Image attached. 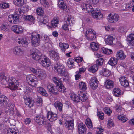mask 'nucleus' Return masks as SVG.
<instances>
[{
	"label": "nucleus",
	"mask_w": 134,
	"mask_h": 134,
	"mask_svg": "<svg viewBox=\"0 0 134 134\" xmlns=\"http://www.w3.org/2000/svg\"><path fill=\"white\" fill-rule=\"evenodd\" d=\"M53 69L55 72L60 74L62 76H66L68 75V72L65 67L59 63H58L55 65Z\"/></svg>",
	"instance_id": "f257e3e1"
},
{
	"label": "nucleus",
	"mask_w": 134,
	"mask_h": 134,
	"mask_svg": "<svg viewBox=\"0 0 134 134\" xmlns=\"http://www.w3.org/2000/svg\"><path fill=\"white\" fill-rule=\"evenodd\" d=\"M41 36L38 33L33 32L31 37V42L32 46L37 47L39 46Z\"/></svg>",
	"instance_id": "f03ea898"
},
{
	"label": "nucleus",
	"mask_w": 134,
	"mask_h": 134,
	"mask_svg": "<svg viewBox=\"0 0 134 134\" xmlns=\"http://www.w3.org/2000/svg\"><path fill=\"white\" fill-rule=\"evenodd\" d=\"M30 53L31 57L33 59L37 61L40 60L43 56L39 51L35 48L31 49Z\"/></svg>",
	"instance_id": "7ed1b4c3"
},
{
	"label": "nucleus",
	"mask_w": 134,
	"mask_h": 134,
	"mask_svg": "<svg viewBox=\"0 0 134 134\" xmlns=\"http://www.w3.org/2000/svg\"><path fill=\"white\" fill-rule=\"evenodd\" d=\"M26 80L28 83L34 87H36L38 83L36 77L32 74L27 75L26 77Z\"/></svg>",
	"instance_id": "20e7f679"
},
{
	"label": "nucleus",
	"mask_w": 134,
	"mask_h": 134,
	"mask_svg": "<svg viewBox=\"0 0 134 134\" xmlns=\"http://www.w3.org/2000/svg\"><path fill=\"white\" fill-rule=\"evenodd\" d=\"M30 70L31 71L36 74L38 73V77L41 79H43L45 78L46 74L45 71L41 69H36L33 68H31Z\"/></svg>",
	"instance_id": "39448f33"
},
{
	"label": "nucleus",
	"mask_w": 134,
	"mask_h": 134,
	"mask_svg": "<svg viewBox=\"0 0 134 134\" xmlns=\"http://www.w3.org/2000/svg\"><path fill=\"white\" fill-rule=\"evenodd\" d=\"M47 88L49 92L54 95H58L59 94L58 86H54L51 84H49L47 86Z\"/></svg>",
	"instance_id": "423d86ee"
},
{
	"label": "nucleus",
	"mask_w": 134,
	"mask_h": 134,
	"mask_svg": "<svg viewBox=\"0 0 134 134\" xmlns=\"http://www.w3.org/2000/svg\"><path fill=\"white\" fill-rule=\"evenodd\" d=\"M15 78L10 79L8 81L7 83L9 85V88L12 90H15L17 88V82Z\"/></svg>",
	"instance_id": "0eeeda50"
},
{
	"label": "nucleus",
	"mask_w": 134,
	"mask_h": 134,
	"mask_svg": "<svg viewBox=\"0 0 134 134\" xmlns=\"http://www.w3.org/2000/svg\"><path fill=\"white\" fill-rule=\"evenodd\" d=\"M107 19L110 23H115L119 20V16L117 14H115L114 15H112L111 13H110L108 16Z\"/></svg>",
	"instance_id": "6e6552de"
},
{
	"label": "nucleus",
	"mask_w": 134,
	"mask_h": 134,
	"mask_svg": "<svg viewBox=\"0 0 134 134\" xmlns=\"http://www.w3.org/2000/svg\"><path fill=\"white\" fill-rule=\"evenodd\" d=\"M98 82L95 77H92L89 81V84L91 88L93 90L96 89L98 86Z\"/></svg>",
	"instance_id": "1a4fd4ad"
},
{
	"label": "nucleus",
	"mask_w": 134,
	"mask_h": 134,
	"mask_svg": "<svg viewBox=\"0 0 134 134\" xmlns=\"http://www.w3.org/2000/svg\"><path fill=\"white\" fill-rule=\"evenodd\" d=\"M40 64L43 66L47 67L51 65L50 61L48 58L44 55L43 56Z\"/></svg>",
	"instance_id": "9d476101"
},
{
	"label": "nucleus",
	"mask_w": 134,
	"mask_h": 134,
	"mask_svg": "<svg viewBox=\"0 0 134 134\" xmlns=\"http://www.w3.org/2000/svg\"><path fill=\"white\" fill-rule=\"evenodd\" d=\"M47 117L48 119L51 122H53L57 119V114L51 111H48L47 114Z\"/></svg>",
	"instance_id": "9b49d317"
},
{
	"label": "nucleus",
	"mask_w": 134,
	"mask_h": 134,
	"mask_svg": "<svg viewBox=\"0 0 134 134\" xmlns=\"http://www.w3.org/2000/svg\"><path fill=\"white\" fill-rule=\"evenodd\" d=\"M81 8L83 11H85L86 13H91L94 9L90 4L85 3H82L81 4Z\"/></svg>",
	"instance_id": "f8f14e48"
},
{
	"label": "nucleus",
	"mask_w": 134,
	"mask_h": 134,
	"mask_svg": "<svg viewBox=\"0 0 134 134\" xmlns=\"http://www.w3.org/2000/svg\"><path fill=\"white\" fill-rule=\"evenodd\" d=\"M17 42L18 44H21L23 47H26L28 46V43L26 38L25 37H19L17 40Z\"/></svg>",
	"instance_id": "ddd939ff"
},
{
	"label": "nucleus",
	"mask_w": 134,
	"mask_h": 134,
	"mask_svg": "<svg viewBox=\"0 0 134 134\" xmlns=\"http://www.w3.org/2000/svg\"><path fill=\"white\" fill-rule=\"evenodd\" d=\"M48 53L50 58L53 60H57L59 58L58 53L54 50H51L49 51Z\"/></svg>",
	"instance_id": "4468645a"
},
{
	"label": "nucleus",
	"mask_w": 134,
	"mask_h": 134,
	"mask_svg": "<svg viewBox=\"0 0 134 134\" xmlns=\"http://www.w3.org/2000/svg\"><path fill=\"white\" fill-rule=\"evenodd\" d=\"M64 21L70 26H72L74 24L73 18L71 15H66L64 18Z\"/></svg>",
	"instance_id": "2eb2a0df"
},
{
	"label": "nucleus",
	"mask_w": 134,
	"mask_h": 134,
	"mask_svg": "<svg viewBox=\"0 0 134 134\" xmlns=\"http://www.w3.org/2000/svg\"><path fill=\"white\" fill-rule=\"evenodd\" d=\"M93 17L97 19H102L103 18V15L98 10H94V9L91 13Z\"/></svg>",
	"instance_id": "dca6fc26"
},
{
	"label": "nucleus",
	"mask_w": 134,
	"mask_h": 134,
	"mask_svg": "<svg viewBox=\"0 0 134 134\" xmlns=\"http://www.w3.org/2000/svg\"><path fill=\"white\" fill-rule=\"evenodd\" d=\"M25 103L27 107L30 108L33 106L34 102L29 97L24 95L23 97Z\"/></svg>",
	"instance_id": "f3484780"
},
{
	"label": "nucleus",
	"mask_w": 134,
	"mask_h": 134,
	"mask_svg": "<svg viewBox=\"0 0 134 134\" xmlns=\"http://www.w3.org/2000/svg\"><path fill=\"white\" fill-rule=\"evenodd\" d=\"M78 132L79 134H85L86 131L85 125L82 122L79 123L78 125Z\"/></svg>",
	"instance_id": "a211bd4d"
},
{
	"label": "nucleus",
	"mask_w": 134,
	"mask_h": 134,
	"mask_svg": "<svg viewBox=\"0 0 134 134\" xmlns=\"http://www.w3.org/2000/svg\"><path fill=\"white\" fill-rule=\"evenodd\" d=\"M13 53L18 56H21L24 53V51L19 46L15 47L13 49Z\"/></svg>",
	"instance_id": "6ab92c4d"
},
{
	"label": "nucleus",
	"mask_w": 134,
	"mask_h": 134,
	"mask_svg": "<svg viewBox=\"0 0 134 134\" xmlns=\"http://www.w3.org/2000/svg\"><path fill=\"white\" fill-rule=\"evenodd\" d=\"M23 27L21 26H18L16 25L12 26L11 30L17 34H21L23 32Z\"/></svg>",
	"instance_id": "aec40b11"
},
{
	"label": "nucleus",
	"mask_w": 134,
	"mask_h": 134,
	"mask_svg": "<svg viewBox=\"0 0 134 134\" xmlns=\"http://www.w3.org/2000/svg\"><path fill=\"white\" fill-rule=\"evenodd\" d=\"M14 106L13 104L9 103L8 104L5 111L9 115H13L14 113Z\"/></svg>",
	"instance_id": "412c9836"
},
{
	"label": "nucleus",
	"mask_w": 134,
	"mask_h": 134,
	"mask_svg": "<svg viewBox=\"0 0 134 134\" xmlns=\"http://www.w3.org/2000/svg\"><path fill=\"white\" fill-rule=\"evenodd\" d=\"M127 40L129 44L134 45V34H131L127 37Z\"/></svg>",
	"instance_id": "4be33fe9"
},
{
	"label": "nucleus",
	"mask_w": 134,
	"mask_h": 134,
	"mask_svg": "<svg viewBox=\"0 0 134 134\" xmlns=\"http://www.w3.org/2000/svg\"><path fill=\"white\" fill-rule=\"evenodd\" d=\"M78 95L79 100H80L82 102H84L86 101L88 99L85 93L81 91L78 92Z\"/></svg>",
	"instance_id": "5701e85b"
},
{
	"label": "nucleus",
	"mask_w": 134,
	"mask_h": 134,
	"mask_svg": "<svg viewBox=\"0 0 134 134\" xmlns=\"http://www.w3.org/2000/svg\"><path fill=\"white\" fill-rule=\"evenodd\" d=\"M65 127L68 130H72L74 128L73 121L72 120L67 121L65 122Z\"/></svg>",
	"instance_id": "b1692460"
},
{
	"label": "nucleus",
	"mask_w": 134,
	"mask_h": 134,
	"mask_svg": "<svg viewBox=\"0 0 134 134\" xmlns=\"http://www.w3.org/2000/svg\"><path fill=\"white\" fill-rule=\"evenodd\" d=\"M114 85L113 81L110 80H107L105 84V86L108 89L112 88L113 87Z\"/></svg>",
	"instance_id": "393cba45"
},
{
	"label": "nucleus",
	"mask_w": 134,
	"mask_h": 134,
	"mask_svg": "<svg viewBox=\"0 0 134 134\" xmlns=\"http://www.w3.org/2000/svg\"><path fill=\"white\" fill-rule=\"evenodd\" d=\"M116 55L117 58L121 60L125 59L126 57V56L122 50L118 51L117 52Z\"/></svg>",
	"instance_id": "a878e982"
},
{
	"label": "nucleus",
	"mask_w": 134,
	"mask_h": 134,
	"mask_svg": "<svg viewBox=\"0 0 134 134\" xmlns=\"http://www.w3.org/2000/svg\"><path fill=\"white\" fill-rule=\"evenodd\" d=\"M5 74L2 73L0 74V80L3 81L5 84H6L8 81L10 79L6 77V75Z\"/></svg>",
	"instance_id": "bb28decb"
},
{
	"label": "nucleus",
	"mask_w": 134,
	"mask_h": 134,
	"mask_svg": "<svg viewBox=\"0 0 134 134\" xmlns=\"http://www.w3.org/2000/svg\"><path fill=\"white\" fill-rule=\"evenodd\" d=\"M98 66L95 64L90 67L88 69V71L92 73H94L98 69Z\"/></svg>",
	"instance_id": "cd10ccee"
},
{
	"label": "nucleus",
	"mask_w": 134,
	"mask_h": 134,
	"mask_svg": "<svg viewBox=\"0 0 134 134\" xmlns=\"http://www.w3.org/2000/svg\"><path fill=\"white\" fill-rule=\"evenodd\" d=\"M59 46L61 48V50L62 51L64 52L69 47V46L67 43H63L60 42L59 44Z\"/></svg>",
	"instance_id": "c85d7f7f"
},
{
	"label": "nucleus",
	"mask_w": 134,
	"mask_h": 134,
	"mask_svg": "<svg viewBox=\"0 0 134 134\" xmlns=\"http://www.w3.org/2000/svg\"><path fill=\"white\" fill-rule=\"evenodd\" d=\"M23 19L24 20L27 22H32L34 20V16L31 15H24Z\"/></svg>",
	"instance_id": "c756f323"
},
{
	"label": "nucleus",
	"mask_w": 134,
	"mask_h": 134,
	"mask_svg": "<svg viewBox=\"0 0 134 134\" xmlns=\"http://www.w3.org/2000/svg\"><path fill=\"white\" fill-rule=\"evenodd\" d=\"M113 94L116 97L120 96L121 94V91L118 88H116L113 90Z\"/></svg>",
	"instance_id": "7c9ffc66"
},
{
	"label": "nucleus",
	"mask_w": 134,
	"mask_h": 134,
	"mask_svg": "<svg viewBox=\"0 0 134 134\" xmlns=\"http://www.w3.org/2000/svg\"><path fill=\"white\" fill-rule=\"evenodd\" d=\"M58 5L59 7L62 9H66L67 8L66 4L64 3L63 0L58 1Z\"/></svg>",
	"instance_id": "2f4dec72"
},
{
	"label": "nucleus",
	"mask_w": 134,
	"mask_h": 134,
	"mask_svg": "<svg viewBox=\"0 0 134 134\" xmlns=\"http://www.w3.org/2000/svg\"><path fill=\"white\" fill-rule=\"evenodd\" d=\"M37 91L41 94L44 96H47L48 94L45 90L42 87H40L37 88Z\"/></svg>",
	"instance_id": "473e14b6"
},
{
	"label": "nucleus",
	"mask_w": 134,
	"mask_h": 134,
	"mask_svg": "<svg viewBox=\"0 0 134 134\" xmlns=\"http://www.w3.org/2000/svg\"><path fill=\"white\" fill-rule=\"evenodd\" d=\"M105 42L108 45H111L113 43V38L112 36H107L105 37Z\"/></svg>",
	"instance_id": "72a5a7b5"
},
{
	"label": "nucleus",
	"mask_w": 134,
	"mask_h": 134,
	"mask_svg": "<svg viewBox=\"0 0 134 134\" xmlns=\"http://www.w3.org/2000/svg\"><path fill=\"white\" fill-rule=\"evenodd\" d=\"M118 60L114 57H111L108 61V63L112 66H115L117 63Z\"/></svg>",
	"instance_id": "f704fd0d"
},
{
	"label": "nucleus",
	"mask_w": 134,
	"mask_h": 134,
	"mask_svg": "<svg viewBox=\"0 0 134 134\" xmlns=\"http://www.w3.org/2000/svg\"><path fill=\"white\" fill-rule=\"evenodd\" d=\"M18 131L17 129L9 128L7 131V134H18Z\"/></svg>",
	"instance_id": "c9c22d12"
},
{
	"label": "nucleus",
	"mask_w": 134,
	"mask_h": 134,
	"mask_svg": "<svg viewBox=\"0 0 134 134\" xmlns=\"http://www.w3.org/2000/svg\"><path fill=\"white\" fill-rule=\"evenodd\" d=\"M61 79L54 77H53V81L56 86H59V85L62 83V81L61 80Z\"/></svg>",
	"instance_id": "e433bc0d"
},
{
	"label": "nucleus",
	"mask_w": 134,
	"mask_h": 134,
	"mask_svg": "<svg viewBox=\"0 0 134 134\" xmlns=\"http://www.w3.org/2000/svg\"><path fill=\"white\" fill-rule=\"evenodd\" d=\"M59 21V20L58 18H54L53 20L51 21V24L52 27H56Z\"/></svg>",
	"instance_id": "4c0bfd02"
},
{
	"label": "nucleus",
	"mask_w": 134,
	"mask_h": 134,
	"mask_svg": "<svg viewBox=\"0 0 134 134\" xmlns=\"http://www.w3.org/2000/svg\"><path fill=\"white\" fill-rule=\"evenodd\" d=\"M36 12L38 15L41 16H42L44 13L43 9L40 7H38L37 8Z\"/></svg>",
	"instance_id": "58836bf2"
},
{
	"label": "nucleus",
	"mask_w": 134,
	"mask_h": 134,
	"mask_svg": "<svg viewBox=\"0 0 134 134\" xmlns=\"http://www.w3.org/2000/svg\"><path fill=\"white\" fill-rule=\"evenodd\" d=\"M90 45L92 49L94 51H97L99 48L98 44L94 42H92L91 43Z\"/></svg>",
	"instance_id": "ea45409f"
},
{
	"label": "nucleus",
	"mask_w": 134,
	"mask_h": 134,
	"mask_svg": "<svg viewBox=\"0 0 134 134\" xmlns=\"http://www.w3.org/2000/svg\"><path fill=\"white\" fill-rule=\"evenodd\" d=\"M7 100V97L4 95H0V105H3Z\"/></svg>",
	"instance_id": "a19ab883"
},
{
	"label": "nucleus",
	"mask_w": 134,
	"mask_h": 134,
	"mask_svg": "<svg viewBox=\"0 0 134 134\" xmlns=\"http://www.w3.org/2000/svg\"><path fill=\"white\" fill-rule=\"evenodd\" d=\"M79 88L80 90H85L87 89L86 85L83 82H80L79 83Z\"/></svg>",
	"instance_id": "79ce46f5"
},
{
	"label": "nucleus",
	"mask_w": 134,
	"mask_h": 134,
	"mask_svg": "<svg viewBox=\"0 0 134 134\" xmlns=\"http://www.w3.org/2000/svg\"><path fill=\"white\" fill-rule=\"evenodd\" d=\"M54 104L55 107L57 108L60 111H61L62 110L63 105L60 102H55Z\"/></svg>",
	"instance_id": "37998d69"
},
{
	"label": "nucleus",
	"mask_w": 134,
	"mask_h": 134,
	"mask_svg": "<svg viewBox=\"0 0 134 134\" xmlns=\"http://www.w3.org/2000/svg\"><path fill=\"white\" fill-rule=\"evenodd\" d=\"M24 12V9L23 7H21L15 10V12L14 13L15 15H16L19 16L22 12Z\"/></svg>",
	"instance_id": "c03bdc74"
},
{
	"label": "nucleus",
	"mask_w": 134,
	"mask_h": 134,
	"mask_svg": "<svg viewBox=\"0 0 134 134\" xmlns=\"http://www.w3.org/2000/svg\"><path fill=\"white\" fill-rule=\"evenodd\" d=\"M43 115H37L34 118V120L36 122L37 124H40L41 120L42 119Z\"/></svg>",
	"instance_id": "a18cd8bd"
},
{
	"label": "nucleus",
	"mask_w": 134,
	"mask_h": 134,
	"mask_svg": "<svg viewBox=\"0 0 134 134\" xmlns=\"http://www.w3.org/2000/svg\"><path fill=\"white\" fill-rule=\"evenodd\" d=\"M118 119L121 120L123 122H126L128 119L126 116L124 115H119L118 116Z\"/></svg>",
	"instance_id": "49530a36"
},
{
	"label": "nucleus",
	"mask_w": 134,
	"mask_h": 134,
	"mask_svg": "<svg viewBox=\"0 0 134 134\" xmlns=\"http://www.w3.org/2000/svg\"><path fill=\"white\" fill-rule=\"evenodd\" d=\"M128 29V28L126 26H120L118 29V32L122 33L126 31Z\"/></svg>",
	"instance_id": "de8ad7c7"
},
{
	"label": "nucleus",
	"mask_w": 134,
	"mask_h": 134,
	"mask_svg": "<svg viewBox=\"0 0 134 134\" xmlns=\"http://www.w3.org/2000/svg\"><path fill=\"white\" fill-rule=\"evenodd\" d=\"M74 62V61L73 59L72 58L69 59L67 63V64L69 68L72 67L73 66V63Z\"/></svg>",
	"instance_id": "09e8293b"
},
{
	"label": "nucleus",
	"mask_w": 134,
	"mask_h": 134,
	"mask_svg": "<svg viewBox=\"0 0 134 134\" xmlns=\"http://www.w3.org/2000/svg\"><path fill=\"white\" fill-rule=\"evenodd\" d=\"M13 2L15 5L20 6L23 4L24 1V0H14Z\"/></svg>",
	"instance_id": "8fccbe9b"
},
{
	"label": "nucleus",
	"mask_w": 134,
	"mask_h": 134,
	"mask_svg": "<svg viewBox=\"0 0 134 134\" xmlns=\"http://www.w3.org/2000/svg\"><path fill=\"white\" fill-rule=\"evenodd\" d=\"M114 123L112 120L111 119H109L108 121L107 126L109 128H110L114 126Z\"/></svg>",
	"instance_id": "3c124183"
},
{
	"label": "nucleus",
	"mask_w": 134,
	"mask_h": 134,
	"mask_svg": "<svg viewBox=\"0 0 134 134\" xmlns=\"http://www.w3.org/2000/svg\"><path fill=\"white\" fill-rule=\"evenodd\" d=\"M58 86L59 87V88H58L59 93V92L62 93H64V92H66V88L62 83L61 84Z\"/></svg>",
	"instance_id": "603ef678"
},
{
	"label": "nucleus",
	"mask_w": 134,
	"mask_h": 134,
	"mask_svg": "<svg viewBox=\"0 0 134 134\" xmlns=\"http://www.w3.org/2000/svg\"><path fill=\"white\" fill-rule=\"evenodd\" d=\"M96 35V32H95L94 33H92L89 35L87 36L86 37L88 40H92L95 38Z\"/></svg>",
	"instance_id": "864d4df0"
},
{
	"label": "nucleus",
	"mask_w": 134,
	"mask_h": 134,
	"mask_svg": "<svg viewBox=\"0 0 134 134\" xmlns=\"http://www.w3.org/2000/svg\"><path fill=\"white\" fill-rule=\"evenodd\" d=\"M103 59L102 58H100L97 59L96 62V64L98 66V67L99 66L102 65L103 64Z\"/></svg>",
	"instance_id": "5fc2aeb1"
},
{
	"label": "nucleus",
	"mask_w": 134,
	"mask_h": 134,
	"mask_svg": "<svg viewBox=\"0 0 134 134\" xmlns=\"http://www.w3.org/2000/svg\"><path fill=\"white\" fill-rule=\"evenodd\" d=\"M72 100L75 102H78L79 101V98L78 96L74 94H72L70 97Z\"/></svg>",
	"instance_id": "6e6d98bb"
},
{
	"label": "nucleus",
	"mask_w": 134,
	"mask_h": 134,
	"mask_svg": "<svg viewBox=\"0 0 134 134\" xmlns=\"http://www.w3.org/2000/svg\"><path fill=\"white\" fill-rule=\"evenodd\" d=\"M41 122L40 123V125H43L45 126L47 124V122L46 119H45V117L43 116L42 117V118L41 120Z\"/></svg>",
	"instance_id": "4d7b16f0"
},
{
	"label": "nucleus",
	"mask_w": 134,
	"mask_h": 134,
	"mask_svg": "<svg viewBox=\"0 0 134 134\" xmlns=\"http://www.w3.org/2000/svg\"><path fill=\"white\" fill-rule=\"evenodd\" d=\"M40 3L45 7H48L49 6L48 3L46 0H40Z\"/></svg>",
	"instance_id": "13d9d810"
},
{
	"label": "nucleus",
	"mask_w": 134,
	"mask_h": 134,
	"mask_svg": "<svg viewBox=\"0 0 134 134\" xmlns=\"http://www.w3.org/2000/svg\"><path fill=\"white\" fill-rule=\"evenodd\" d=\"M95 31L93 29L91 28H89L87 30L85 35L86 37L92 33H94Z\"/></svg>",
	"instance_id": "bf43d9fd"
},
{
	"label": "nucleus",
	"mask_w": 134,
	"mask_h": 134,
	"mask_svg": "<svg viewBox=\"0 0 134 134\" xmlns=\"http://www.w3.org/2000/svg\"><path fill=\"white\" fill-rule=\"evenodd\" d=\"M86 124L87 127L89 128H92L93 127L92 124L91 120L88 119H87Z\"/></svg>",
	"instance_id": "052dcab7"
},
{
	"label": "nucleus",
	"mask_w": 134,
	"mask_h": 134,
	"mask_svg": "<svg viewBox=\"0 0 134 134\" xmlns=\"http://www.w3.org/2000/svg\"><path fill=\"white\" fill-rule=\"evenodd\" d=\"M13 15H10L8 17V20L9 22L13 24V23H15L16 20V19H15V20H13Z\"/></svg>",
	"instance_id": "680f3d73"
},
{
	"label": "nucleus",
	"mask_w": 134,
	"mask_h": 134,
	"mask_svg": "<svg viewBox=\"0 0 134 134\" xmlns=\"http://www.w3.org/2000/svg\"><path fill=\"white\" fill-rule=\"evenodd\" d=\"M41 19L40 21V25H42V24H45L48 22V20L46 18L44 19L42 17H41Z\"/></svg>",
	"instance_id": "e2e57ef3"
},
{
	"label": "nucleus",
	"mask_w": 134,
	"mask_h": 134,
	"mask_svg": "<svg viewBox=\"0 0 134 134\" xmlns=\"http://www.w3.org/2000/svg\"><path fill=\"white\" fill-rule=\"evenodd\" d=\"M36 103L37 106H42V99L40 97H38L37 98Z\"/></svg>",
	"instance_id": "0e129e2a"
},
{
	"label": "nucleus",
	"mask_w": 134,
	"mask_h": 134,
	"mask_svg": "<svg viewBox=\"0 0 134 134\" xmlns=\"http://www.w3.org/2000/svg\"><path fill=\"white\" fill-rule=\"evenodd\" d=\"M119 80L120 83L121 84H122V83H124L125 82L127 81V80L126 77L124 76H121L119 78Z\"/></svg>",
	"instance_id": "69168bd1"
},
{
	"label": "nucleus",
	"mask_w": 134,
	"mask_h": 134,
	"mask_svg": "<svg viewBox=\"0 0 134 134\" xmlns=\"http://www.w3.org/2000/svg\"><path fill=\"white\" fill-rule=\"evenodd\" d=\"M0 7L3 8H6L9 7V4L7 3H3L0 4Z\"/></svg>",
	"instance_id": "338daca9"
},
{
	"label": "nucleus",
	"mask_w": 134,
	"mask_h": 134,
	"mask_svg": "<svg viewBox=\"0 0 134 134\" xmlns=\"http://www.w3.org/2000/svg\"><path fill=\"white\" fill-rule=\"evenodd\" d=\"M104 114L103 112L100 111L98 112L97 116L99 117L100 119L102 120L104 118Z\"/></svg>",
	"instance_id": "774afa93"
}]
</instances>
